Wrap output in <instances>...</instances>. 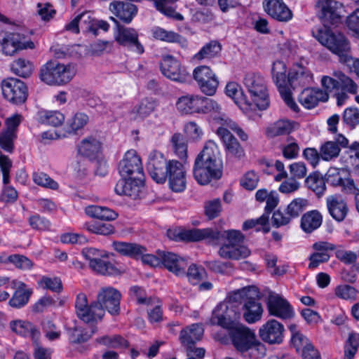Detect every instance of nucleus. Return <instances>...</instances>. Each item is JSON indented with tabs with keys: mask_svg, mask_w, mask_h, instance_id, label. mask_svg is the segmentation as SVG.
I'll return each instance as SVG.
<instances>
[{
	"mask_svg": "<svg viewBox=\"0 0 359 359\" xmlns=\"http://www.w3.org/2000/svg\"><path fill=\"white\" fill-rule=\"evenodd\" d=\"M168 236L176 241L198 242L203 240L213 245L223 242L218 255L223 259L238 260L250 256L251 252L243 245L245 236L238 230L230 229L219 231L211 228L182 230L175 233L168 231Z\"/></svg>",
	"mask_w": 359,
	"mask_h": 359,
	"instance_id": "nucleus-1",
	"label": "nucleus"
},
{
	"mask_svg": "<svg viewBox=\"0 0 359 359\" xmlns=\"http://www.w3.org/2000/svg\"><path fill=\"white\" fill-rule=\"evenodd\" d=\"M120 292L112 287H101L97 299L90 304L85 294L79 293L76 299L75 309L77 316L86 323H94L101 320L105 311L111 315L120 313Z\"/></svg>",
	"mask_w": 359,
	"mask_h": 359,
	"instance_id": "nucleus-2",
	"label": "nucleus"
},
{
	"mask_svg": "<svg viewBox=\"0 0 359 359\" xmlns=\"http://www.w3.org/2000/svg\"><path fill=\"white\" fill-rule=\"evenodd\" d=\"M222 170L223 163L218 147L213 140H208L195 159L194 177L198 184L205 185L212 180L220 179Z\"/></svg>",
	"mask_w": 359,
	"mask_h": 359,
	"instance_id": "nucleus-3",
	"label": "nucleus"
},
{
	"mask_svg": "<svg viewBox=\"0 0 359 359\" xmlns=\"http://www.w3.org/2000/svg\"><path fill=\"white\" fill-rule=\"evenodd\" d=\"M75 74V69L71 65H65L50 60L41 67L39 78L48 85L60 86L69 82Z\"/></svg>",
	"mask_w": 359,
	"mask_h": 359,
	"instance_id": "nucleus-4",
	"label": "nucleus"
},
{
	"mask_svg": "<svg viewBox=\"0 0 359 359\" xmlns=\"http://www.w3.org/2000/svg\"><path fill=\"white\" fill-rule=\"evenodd\" d=\"M250 95L251 105L264 110L269 106V98L264 78L259 74L249 72L245 74L243 81Z\"/></svg>",
	"mask_w": 359,
	"mask_h": 359,
	"instance_id": "nucleus-5",
	"label": "nucleus"
},
{
	"mask_svg": "<svg viewBox=\"0 0 359 359\" xmlns=\"http://www.w3.org/2000/svg\"><path fill=\"white\" fill-rule=\"evenodd\" d=\"M229 334L234 348L241 353L250 350L259 351L257 357L265 354L264 346L259 342L255 332L249 327L241 325L229 332Z\"/></svg>",
	"mask_w": 359,
	"mask_h": 359,
	"instance_id": "nucleus-6",
	"label": "nucleus"
},
{
	"mask_svg": "<svg viewBox=\"0 0 359 359\" xmlns=\"http://www.w3.org/2000/svg\"><path fill=\"white\" fill-rule=\"evenodd\" d=\"M240 318L241 312L236 305L222 304L212 311L210 323L213 325H219L229 332L237 326L242 325L238 323Z\"/></svg>",
	"mask_w": 359,
	"mask_h": 359,
	"instance_id": "nucleus-7",
	"label": "nucleus"
},
{
	"mask_svg": "<svg viewBox=\"0 0 359 359\" xmlns=\"http://www.w3.org/2000/svg\"><path fill=\"white\" fill-rule=\"evenodd\" d=\"M316 38L332 53L338 55L341 58L344 57V62L350 57L347 54L350 50L349 43L342 34H334L327 29L320 30Z\"/></svg>",
	"mask_w": 359,
	"mask_h": 359,
	"instance_id": "nucleus-8",
	"label": "nucleus"
},
{
	"mask_svg": "<svg viewBox=\"0 0 359 359\" xmlns=\"http://www.w3.org/2000/svg\"><path fill=\"white\" fill-rule=\"evenodd\" d=\"M193 78L203 93L208 96L215 94L219 86V80L208 66L201 65L196 67L193 71Z\"/></svg>",
	"mask_w": 359,
	"mask_h": 359,
	"instance_id": "nucleus-9",
	"label": "nucleus"
},
{
	"mask_svg": "<svg viewBox=\"0 0 359 359\" xmlns=\"http://www.w3.org/2000/svg\"><path fill=\"white\" fill-rule=\"evenodd\" d=\"M0 45L1 50L6 55H13L19 50L34 48L31 41H25L24 35L15 32L0 33Z\"/></svg>",
	"mask_w": 359,
	"mask_h": 359,
	"instance_id": "nucleus-10",
	"label": "nucleus"
},
{
	"mask_svg": "<svg viewBox=\"0 0 359 359\" xmlns=\"http://www.w3.org/2000/svg\"><path fill=\"white\" fill-rule=\"evenodd\" d=\"M151 177L157 183L165 182L170 170V161L168 162L163 154L153 151L150 153L147 164Z\"/></svg>",
	"mask_w": 359,
	"mask_h": 359,
	"instance_id": "nucleus-11",
	"label": "nucleus"
},
{
	"mask_svg": "<svg viewBox=\"0 0 359 359\" xmlns=\"http://www.w3.org/2000/svg\"><path fill=\"white\" fill-rule=\"evenodd\" d=\"M4 97L9 102L20 104L25 102L27 97V88L20 80L9 78L4 80L1 85Z\"/></svg>",
	"mask_w": 359,
	"mask_h": 359,
	"instance_id": "nucleus-12",
	"label": "nucleus"
},
{
	"mask_svg": "<svg viewBox=\"0 0 359 359\" xmlns=\"http://www.w3.org/2000/svg\"><path fill=\"white\" fill-rule=\"evenodd\" d=\"M118 171L123 177L144 178L142 161L135 151H128L118 165Z\"/></svg>",
	"mask_w": 359,
	"mask_h": 359,
	"instance_id": "nucleus-13",
	"label": "nucleus"
},
{
	"mask_svg": "<svg viewBox=\"0 0 359 359\" xmlns=\"http://www.w3.org/2000/svg\"><path fill=\"white\" fill-rule=\"evenodd\" d=\"M110 19L117 26V32L115 35L116 41L120 45L132 48L139 54L142 53L144 48L138 40L137 32L134 28L121 25L114 17H110Z\"/></svg>",
	"mask_w": 359,
	"mask_h": 359,
	"instance_id": "nucleus-14",
	"label": "nucleus"
},
{
	"mask_svg": "<svg viewBox=\"0 0 359 359\" xmlns=\"http://www.w3.org/2000/svg\"><path fill=\"white\" fill-rule=\"evenodd\" d=\"M144 178L130 177L128 179L119 180L114 188L115 192L120 196H127L133 200L140 198L144 189Z\"/></svg>",
	"mask_w": 359,
	"mask_h": 359,
	"instance_id": "nucleus-15",
	"label": "nucleus"
},
{
	"mask_svg": "<svg viewBox=\"0 0 359 359\" xmlns=\"http://www.w3.org/2000/svg\"><path fill=\"white\" fill-rule=\"evenodd\" d=\"M268 311L270 315L282 320L293 318L294 310L290 303L277 294H270L267 302Z\"/></svg>",
	"mask_w": 359,
	"mask_h": 359,
	"instance_id": "nucleus-16",
	"label": "nucleus"
},
{
	"mask_svg": "<svg viewBox=\"0 0 359 359\" xmlns=\"http://www.w3.org/2000/svg\"><path fill=\"white\" fill-rule=\"evenodd\" d=\"M316 7L318 9L319 18L324 22L334 25L341 18L342 4L335 0H318Z\"/></svg>",
	"mask_w": 359,
	"mask_h": 359,
	"instance_id": "nucleus-17",
	"label": "nucleus"
},
{
	"mask_svg": "<svg viewBox=\"0 0 359 359\" xmlns=\"http://www.w3.org/2000/svg\"><path fill=\"white\" fill-rule=\"evenodd\" d=\"M160 68L162 74L170 80L183 83L187 79V72L172 55H166L163 58Z\"/></svg>",
	"mask_w": 359,
	"mask_h": 359,
	"instance_id": "nucleus-18",
	"label": "nucleus"
},
{
	"mask_svg": "<svg viewBox=\"0 0 359 359\" xmlns=\"http://www.w3.org/2000/svg\"><path fill=\"white\" fill-rule=\"evenodd\" d=\"M284 326L276 320L266 322L259 330L260 338L270 344H280L283 339Z\"/></svg>",
	"mask_w": 359,
	"mask_h": 359,
	"instance_id": "nucleus-19",
	"label": "nucleus"
},
{
	"mask_svg": "<svg viewBox=\"0 0 359 359\" xmlns=\"http://www.w3.org/2000/svg\"><path fill=\"white\" fill-rule=\"evenodd\" d=\"M167 178L170 188L175 192L183 191L187 185L186 172L183 165L177 161H170Z\"/></svg>",
	"mask_w": 359,
	"mask_h": 359,
	"instance_id": "nucleus-20",
	"label": "nucleus"
},
{
	"mask_svg": "<svg viewBox=\"0 0 359 359\" xmlns=\"http://www.w3.org/2000/svg\"><path fill=\"white\" fill-rule=\"evenodd\" d=\"M158 255L161 257V264L169 271L178 276L185 275L188 262L184 258L170 252L158 251Z\"/></svg>",
	"mask_w": 359,
	"mask_h": 359,
	"instance_id": "nucleus-21",
	"label": "nucleus"
},
{
	"mask_svg": "<svg viewBox=\"0 0 359 359\" xmlns=\"http://www.w3.org/2000/svg\"><path fill=\"white\" fill-rule=\"evenodd\" d=\"M217 135L222 140L228 156L240 159L245 156V151L237 139L224 127H219L217 130Z\"/></svg>",
	"mask_w": 359,
	"mask_h": 359,
	"instance_id": "nucleus-22",
	"label": "nucleus"
},
{
	"mask_svg": "<svg viewBox=\"0 0 359 359\" xmlns=\"http://www.w3.org/2000/svg\"><path fill=\"white\" fill-rule=\"evenodd\" d=\"M263 7L268 15L278 21L287 22L292 17L291 11L283 0H264Z\"/></svg>",
	"mask_w": 359,
	"mask_h": 359,
	"instance_id": "nucleus-23",
	"label": "nucleus"
},
{
	"mask_svg": "<svg viewBox=\"0 0 359 359\" xmlns=\"http://www.w3.org/2000/svg\"><path fill=\"white\" fill-rule=\"evenodd\" d=\"M109 10L126 24L130 23L137 13V7L128 1H114L109 5Z\"/></svg>",
	"mask_w": 359,
	"mask_h": 359,
	"instance_id": "nucleus-24",
	"label": "nucleus"
},
{
	"mask_svg": "<svg viewBox=\"0 0 359 359\" xmlns=\"http://www.w3.org/2000/svg\"><path fill=\"white\" fill-rule=\"evenodd\" d=\"M257 296L258 292L257 291V295L252 294L249 299H245L243 304V316L248 323H255L262 318L264 310L261 303L256 299Z\"/></svg>",
	"mask_w": 359,
	"mask_h": 359,
	"instance_id": "nucleus-25",
	"label": "nucleus"
},
{
	"mask_svg": "<svg viewBox=\"0 0 359 359\" xmlns=\"http://www.w3.org/2000/svg\"><path fill=\"white\" fill-rule=\"evenodd\" d=\"M152 36L156 39L166 43H177L182 48L188 46L187 39L177 32L171 30H167L161 27H154L151 30Z\"/></svg>",
	"mask_w": 359,
	"mask_h": 359,
	"instance_id": "nucleus-26",
	"label": "nucleus"
},
{
	"mask_svg": "<svg viewBox=\"0 0 359 359\" xmlns=\"http://www.w3.org/2000/svg\"><path fill=\"white\" fill-rule=\"evenodd\" d=\"M325 180L332 186H341L348 194H357L358 190L355 188L353 180L344 181L337 168H330L325 174Z\"/></svg>",
	"mask_w": 359,
	"mask_h": 359,
	"instance_id": "nucleus-27",
	"label": "nucleus"
},
{
	"mask_svg": "<svg viewBox=\"0 0 359 359\" xmlns=\"http://www.w3.org/2000/svg\"><path fill=\"white\" fill-rule=\"evenodd\" d=\"M327 206L331 216L337 221H343L348 212V208L344 199L337 195L327 198Z\"/></svg>",
	"mask_w": 359,
	"mask_h": 359,
	"instance_id": "nucleus-28",
	"label": "nucleus"
},
{
	"mask_svg": "<svg viewBox=\"0 0 359 359\" xmlns=\"http://www.w3.org/2000/svg\"><path fill=\"white\" fill-rule=\"evenodd\" d=\"M327 100L328 95L319 89L305 88L299 95V102L307 109L315 107L319 101Z\"/></svg>",
	"mask_w": 359,
	"mask_h": 359,
	"instance_id": "nucleus-29",
	"label": "nucleus"
},
{
	"mask_svg": "<svg viewBox=\"0 0 359 359\" xmlns=\"http://www.w3.org/2000/svg\"><path fill=\"white\" fill-rule=\"evenodd\" d=\"M200 95L187 94L180 97L176 102L178 111L182 114H198Z\"/></svg>",
	"mask_w": 359,
	"mask_h": 359,
	"instance_id": "nucleus-30",
	"label": "nucleus"
},
{
	"mask_svg": "<svg viewBox=\"0 0 359 359\" xmlns=\"http://www.w3.org/2000/svg\"><path fill=\"white\" fill-rule=\"evenodd\" d=\"M204 329L201 324H192L180 332V339L183 346H191L202 339Z\"/></svg>",
	"mask_w": 359,
	"mask_h": 359,
	"instance_id": "nucleus-31",
	"label": "nucleus"
},
{
	"mask_svg": "<svg viewBox=\"0 0 359 359\" xmlns=\"http://www.w3.org/2000/svg\"><path fill=\"white\" fill-rule=\"evenodd\" d=\"M313 81L311 72L305 67L296 65L288 73V83L291 86H296V82L300 86H304L310 84Z\"/></svg>",
	"mask_w": 359,
	"mask_h": 359,
	"instance_id": "nucleus-32",
	"label": "nucleus"
},
{
	"mask_svg": "<svg viewBox=\"0 0 359 359\" xmlns=\"http://www.w3.org/2000/svg\"><path fill=\"white\" fill-rule=\"evenodd\" d=\"M11 284L16 290L9 300V304L15 308L24 306L28 303L32 291L26 289V285L23 282L13 280Z\"/></svg>",
	"mask_w": 359,
	"mask_h": 359,
	"instance_id": "nucleus-33",
	"label": "nucleus"
},
{
	"mask_svg": "<svg viewBox=\"0 0 359 359\" xmlns=\"http://www.w3.org/2000/svg\"><path fill=\"white\" fill-rule=\"evenodd\" d=\"M222 50L221 44L217 41H211L205 43L192 57L195 62L210 60L217 57Z\"/></svg>",
	"mask_w": 359,
	"mask_h": 359,
	"instance_id": "nucleus-34",
	"label": "nucleus"
},
{
	"mask_svg": "<svg viewBox=\"0 0 359 359\" xmlns=\"http://www.w3.org/2000/svg\"><path fill=\"white\" fill-rule=\"evenodd\" d=\"M322 221V215L318 211H309L302 217L301 227L304 232L311 233L320 226Z\"/></svg>",
	"mask_w": 359,
	"mask_h": 359,
	"instance_id": "nucleus-35",
	"label": "nucleus"
},
{
	"mask_svg": "<svg viewBox=\"0 0 359 359\" xmlns=\"http://www.w3.org/2000/svg\"><path fill=\"white\" fill-rule=\"evenodd\" d=\"M114 250L122 255L139 259V255L142 254L144 247L136 243L115 241L112 244Z\"/></svg>",
	"mask_w": 359,
	"mask_h": 359,
	"instance_id": "nucleus-36",
	"label": "nucleus"
},
{
	"mask_svg": "<svg viewBox=\"0 0 359 359\" xmlns=\"http://www.w3.org/2000/svg\"><path fill=\"white\" fill-rule=\"evenodd\" d=\"M101 149L100 142L94 137H89L82 140L78 147L79 153L89 158H95Z\"/></svg>",
	"mask_w": 359,
	"mask_h": 359,
	"instance_id": "nucleus-37",
	"label": "nucleus"
},
{
	"mask_svg": "<svg viewBox=\"0 0 359 359\" xmlns=\"http://www.w3.org/2000/svg\"><path fill=\"white\" fill-rule=\"evenodd\" d=\"M85 212L91 217L107 221L114 220L118 216L113 210L100 205H88L85 208Z\"/></svg>",
	"mask_w": 359,
	"mask_h": 359,
	"instance_id": "nucleus-38",
	"label": "nucleus"
},
{
	"mask_svg": "<svg viewBox=\"0 0 359 359\" xmlns=\"http://www.w3.org/2000/svg\"><path fill=\"white\" fill-rule=\"evenodd\" d=\"M89 267L97 273L104 276H114L119 273L118 269L108 261L106 255H104V257L91 264Z\"/></svg>",
	"mask_w": 359,
	"mask_h": 359,
	"instance_id": "nucleus-39",
	"label": "nucleus"
},
{
	"mask_svg": "<svg viewBox=\"0 0 359 359\" xmlns=\"http://www.w3.org/2000/svg\"><path fill=\"white\" fill-rule=\"evenodd\" d=\"M64 121L65 115L59 111L43 110L38 113V121L43 124L57 127L62 125Z\"/></svg>",
	"mask_w": 359,
	"mask_h": 359,
	"instance_id": "nucleus-40",
	"label": "nucleus"
},
{
	"mask_svg": "<svg viewBox=\"0 0 359 359\" xmlns=\"http://www.w3.org/2000/svg\"><path fill=\"white\" fill-rule=\"evenodd\" d=\"M157 102L152 98H145L136 105L132 112L136 115V118L143 119L150 116L156 109Z\"/></svg>",
	"mask_w": 359,
	"mask_h": 359,
	"instance_id": "nucleus-41",
	"label": "nucleus"
},
{
	"mask_svg": "<svg viewBox=\"0 0 359 359\" xmlns=\"http://www.w3.org/2000/svg\"><path fill=\"white\" fill-rule=\"evenodd\" d=\"M226 94L231 97L236 104L251 105L249 97L244 94L241 86L235 82H230L226 86Z\"/></svg>",
	"mask_w": 359,
	"mask_h": 359,
	"instance_id": "nucleus-42",
	"label": "nucleus"
},
{
	"mask_svg": "<svg viewBox=\"0 0 359 359\" xmlns=\"http://www.w3.org/2000/svg\"><path fill=\"white\" fill-rule=\"evenodd\" d=\"M292 130V123L287 120H279L266 128V133L269 137L287 135Z\"/></svg>",
	"mask_w": 359,
	"mask_h": 359,
	"instance_id": "nucleus-43",
	"label": "nucleus"
},
{
	"mask_svg": "<svg viewBox=\"0 0 359 359\" xmlns=\"http://www.w3.org/2000/svg\"><path fill=\"white\" fill-rule=\"evenodd\" d=\"M287 67L283 61L277 60L272 67L273 79L277 86H287L288 75L286 74Z\"/></svg>",
	"mask_w": 359,
	"mask_h": 359,
	"instance_id": "nucleus-44",
	"label": "nucleus"
},
{
	"mask_svg": "<svg viewBox=\"0 0 359 359\" xmlns=\"http://www.w3.org/2000/svg\"><path fill=\"white\" fill-rule=\"evenodd\" d=\"M11 68L12 72L16 75L26 78L32 74L33 65L30 61L25 58H18L11 63Z\"/></svg>",
	"mask_w": 359,
	"mask_h": 359,
	"instance_id": "nucleus-45",
	"label": "nucleus"
},
{
	"mask_svg": "<svg viewBox=\"0 0 359 359\" xmlns=\"http://www.w3.org/2000/svg\"><path fill=\"white\" fill-rule=\"evenodd\" d=\"M10 327L13 332L25 337H34L38 333L35 326L28 321L14 320L11 322Z\"/></svg>",
	"mask_w": 359,
	"mask_h": 359,
	"instance_id": "nucleus-46",
	"label": "nucleus"
},
{
	"mask_svg": "<svg viewBox=\"0 0 359 359\" xmlns=\"http://www.w3.org/2000/svg\"><path fill=\"white\" fill-rule=\"evenodd\" d=\"M305 183L307 187L315 192L318 196H322L326 189L325 180L316 172L308 176Z\"/></svg>",
	"mask_w": 359,
	"mask_h": 359,
	"instance_id": "nucleus-47",
	"label": "nucleus"
},
{
	"mask_svg": "<svg viewBox=\"0 0 359 359\" xmlns=\"http://www.w3.org/2000/svg\"><path fill=\"white\" fill-rule=\"evenodd\" d=\"M359 346V334L351 332L344 345V359H353Z\"/></svg>",
	"mask_w": 359,
	"mask_h": 359,
	"instance_id": "nucleus-48",
	"label": "nucleus"
},
{
	"mask_svg": "<svg viewBox=\"0 0 359 359\" xmlns=\"http://www.w3.org/2000/svg\"><path fill=\"white\" fill-rule=\"evenodd\" d=\"M252 294L257 295V290L255 287H248L238 290L229 295V304L234 305L238 302L244 304L245 299H249V297H251Z\"/></svg>",
	"mask_w": 359,
	"mask_h": 359,
	"instance_id": "nucleus-49",
	"label": "nucleus"
},
{
	"mask_svg": "<svg viewBox=\"0 0 359 359\" xmlns=\"http://www.w3.org/2000/svg\"><path fill=\"white\" fill-rule=\"evenodd\" d=\"M333 76L339 80V88H341V90L351 94H355L357 93V84L343 72L340 71L334 72Z\"/></svg>",
	"mask_w": 359,
	"mask_h": 359,
	"instance_id": "nucleus-50",
	"label": "nucleus"
},
{
	"mask_svg": "<svg viewBox=\"0 0 359 359\" xmlns=\"http://www.w3.org/2000/svg\"><path fill=\"white\" fill-rule=\"evenodd\" d=\"M341 149L336 142L328 141L320 147V156L324 161H330L339 156Z\"/></svg>",
	"mask_w": 359,
	"mask_h": 359,
	"instance_id": "nucleus-51",
	"label": "nucleus"
},
{
	"mask_svg": "<svg viewBox=\"0 0 359 359\" xmlns=\"http://www.w3.org/2000/svg\"><path fill=\"white\" fill-rule=\"evenodd\" d=\"M85 228L89 232L103 236H108L114 232V227L111 224L108 223H86Z\"/></svg>",
	"mask_w": 359,
	"mask_h": 359,
	"instance_id": "nucleus-52",
	"label": "nucleus"
},
{
	"mask_svg": "<svg viewBox=\"0 0 359 359\" xmlns=\"http://www.w3.org/2000/svg\"><path fill=\"white\" fill-rule=\"evenodd\" d=\"M335 295L342 299L355 301L358 299V291L348 285H340L335 288Z\"/></svg>",
	"mask_w": 359,
	"mask_h": 359,
	"instance_id": "nucleus-53",
	"label": "nucleus"
},
{
	"mask_svg": "<svg viewBox=\"0 0 359 359\" xmlns=\"http://www.w3.org/2000/svg\"><path fill=\"white\" fill-rule=\"evenodd\" d=\"M220 105L214 100L200 95L198 114L219 113Z\"/></svg>",
	"mask_w": 359,
	"mask_h": 359,
	"instance_id": "nucleus-54",
	"label": "nucleus"
},
{
	"mask_svg": "<svg viewBox=\"0 0 359 359\" xmlns=\"http://www.w3.org/2000/svg\"><path fill=\"white\" fill-rule=\"evenodd\" d=\"M17 135L14 132L3 130L0 133V147L4 151L12 153L14 149V141Z\"/></svg>",
	"mask_w": 359,
	"mask_h": 359,
	"instance_id": "nucleus-55",
	"label": "nucleus"
},
{
	"mask_svg": "<svg viewBox=\"0 0 359 359\" xmlns=\"http://www.w3.org/2000/svg\"><path fill=\"white\" fill-rule=\"evenodd\" d=\"M264 260L270 273L273 276H282L287 271V266H277L278 257L271 254L265 255Z\"/></svg>",
	"mask_w": 359,
	"mask_h": 359,
	"instance_id": "nucleus-56",
	"label": "nucleus"
},
{
	"mask_svg": "<svg viewBox=\"0 0 359 359\" xmlns=\"http://www.w3.org/2000/svg\"><path fill=\"white\" fill-rule=\"evenodd\" d=\"M172 143L176 155L181 159L187 157V146L183 137L179 133H175L172 137Z\"/></svg>",
	"mask_w": 359,
	"mask_h": 359,
	"instance_id": "nucleus-57",
	"label": "nucleus"
},
{
	"mask_svg": "<svg viewBox=\"0 0 359 359\" xmlns=\"http://www.w3.org/2000/svg\"><path fill=\"white\" fill-rule=\"evenodd\" d=\"M306 202V200L302 198L293 200L287 207L286 215L291 219L297 217L304 211Z\"/></svg>",
	"mask_w": 359,
	"mask_h": 359,
	"instance_id": "nucleus-58",
	"label": "nucleus"
},
{
	"mask_svg": "<svg viewBox=\"0 0 359 359\" xmlns=\"http://www.w3.org/2000/svg\"><path fill=\"white\" fill-rule=\"evenodd\" d=\"M97 341L103 345L111 348H121L128 346L127 341L119 335L104 336L97 339Z\"/></svg>",
	"mask_w": 359,
	"mask_h": 359,
	"instance_id": "nucleus-59",
	"label": "nucleus"
},
{
	"mask_svg": "<svg viewBox=\"0 0 359 359\" xmlns=\"http://www.w3.org/2000/svg\"><path fill=\"white\" fill-rule=\"evenodd\" d=\"M34 182L41 187L55 190L58 184L44 172H35L33 174Z\"/></svg>",
	"mask_w": 359,
	"mask_h": 359,
	"instance_id": "nucleus-60",
	"label": "nucleus"
},
{
	"mask_svg": "<svg viewBox=\"0 0 359 359\" xmlns=\"http://www.w3.org/2000/svg\"><path fill=\"white\" fill-rule=\"evenodd\" d=\"M205 214L209 219L217 217L222 211L221 201L219 198L208 201L205 203Z\"/></svg>",
	"mask_w": 359,
	"mask_h": 359,
	"instance_id": "nucleus-61",
	"label": "nucleus"
},
{
	"mask_svg": "<svg viewBox=\"0 0 359 359\" xmlns=\"http://www.w3.org/2000/svg\"><path fill=\"white\" fill-rule=\"evenodd\" d=\"M88 121L89 118L87 114L82 112L76 113L68 122L71 132L75 133L78 130L83 128Z\"/></svg>",
	"mask_w": 359,
	"mask_h": 359,
	"instance_id": "nucleus-62",
	"label": "nucleus"
},
{
	"mask_svg": "<svg viewBox=\"0 0 359 359\" xmlns=\"http://www.w3.org/2000/svg\"><path fill=\"white\" fill-rule=\"evenodd\" d=\"M205 271L203 268L198 267L196 264H191L188 268L187 272L185 271L189 281L193 284H198L204 277Z\"/></svg>",
	"mask_w": 359,
	"mask_h": 359,
	"instance_id": "nucleus-63",
	"label": "nucleus"
},
{
	"mask_svg": "<svg viewBox=\"0 0 359 359\" xmlns=\"http://www.w3.org/2000/svg\"><path fill=\"white\" fill-rule=\"evenodd\" d=\"M259 177L254 171L247 172L241 179V184L248 190H254L258 185Z\"/></svg>",
	"mask_w": 359,
	"mask_h": 359,
	"instance_id": "nucleus-64",
	"label": "nucleus"
}]
</instances>
